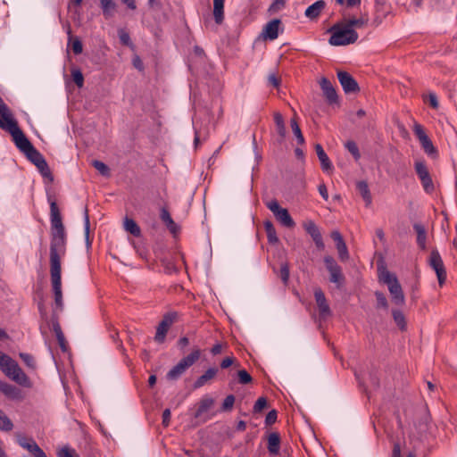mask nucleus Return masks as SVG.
I'll return each mask as SVG.
<instances>
[{
    "mask_svg": "<svg viewBox=\"0 0 457 457\" xmlns=\"http://www.w3.org/2000/svg\"><path fill=\"white\" fill-rule=\"evenodd\" d=\"M50 274L54 303L56 308L62 310V293L61 278V257L66 253V232L62 224V216L58 205L54 200H50Z\"/></svg>",
    "mask_w": 457,
    "mask_h": 457,
    "instance_id": "f257e3e1",
    "label": "nucleus"
},
{
    "mask_svg": "<svg viewBox=\"0 0 457 457\" xmlns=\"http://www.w3.org/2000/svg\"><path fill=\"white\" fill-rule=\"evenodd\" d=\"M0 369L12 380L23 387H31L32 383L18 363L8 355L0 352Z\"/></svg>",
    "mask_w": 457,
    "mask_h": 457,
    "instance_id": "f03ea898",
    "label": "nucleus"
},
{
    "mask_svg": "<svg viewBox=\"0 0 457 457\" xmlns=\"http://www.w3.org/2000/svg\"><path fill=\"white\" fill-rule=\"evenodd\" d=\"M17 148L22 152L33 164H35L43 177L50 178L52 179L51 171L46 159L34 147L28 138L19 144Z\"/></svg>",
    "mask_w": 457,
    "mask_h": 457,
    "instance_id": "7ed1b4c3",
    "label": "nucleus"
},
{
    "mask_svg": "<svg viewBox=\"0 0 457 457\" xmlns=\"http://www.w3.org/2000/svg\"><path fill=\"white\" fill-rule=\"evenodd\" d=\"M331 36L328 42L331 46H346L357 41L359 36L354 29H350L344 21L337 22L328 30Z\"/></svg>",
    "mask_w": 457,
    "mask_h": 457,
    "instance_id": "20e7f679",
    "label": "nucleus"
},
{
    "mask_svg": "<svg viewBox=\"0 0 457 457\" xmlns=\"http://www.w3.org/2000/svg\"><path fill=\"white\" fill-rule=\"evenodd\" d=\"M0 128L9 132L12 137V140L17 146L27 138L25 134L20 129L18 122L13 118L10 109L5 105V110L0 112Z\"/></svg>",
    "mask_w": 457,
    "mask_h": 457,
    "instance_id": "39448f33",
    "label": "nucleus"
},
{
    "mask_svg": "<svg viewBox=\"0 0 457 457\" xmlns=\"http://www.w3.org/2000/svg\"><path fill=\"white\" fill-rule=\"evenodd\" d=\"M379 278L383 283L387 285L392 296V302L398 306L403 305L405 303V297L396 276L388 270H385L381 273Z\"/></svg>",
    "mask_w": 457,
    "mask_h": 457,
    "instance_id": "423d86ee",
    "label": "nucleus"
},
{
    "mask_svg": "<svg viewBox=\"0 0 457 457\" xmlns=\"http://www.w3.org/2000/svg\"><path fill=\"white\" fill-rule=\"evenodd\" d=\"M324 263L329 273V281L336 284L337 288H342L345 282L342 268L337 264L336 260L329 255L324 257Z\"/></svg>",
    "mask_w": 457,
    "mask_h": 457,
    "instance_id": "0eeeda50",
    "label": "nucleus"
},
{
    "mask_svg": "<svg viewBox=\"0 0 457 457\" xmlns=\"http://www.w3.org/2000/svg\"><path fill=\"white\" fill-rule=\"evenodd\" d=\"M414 170L420 180L424 191L428 194L433 193L435 190V185L426 162L424 160H417L414 162Z\"/></svg>",
    "mask_w": 457,
    "mask_h": 457,
    "instance_id": "6e6552de",
    "label": "nucleus"
},
{
    "mask_svg": "<svg viewBox=\"0 0 457 457\" xmlns=\"http://www.w3.org/2000/svg\"><path fill=\"white\" fill-rule=\"evenodd\" d=\"M179 320V313L178 312L171 311L166 312L156 328L155 340L158 342L163 341L170 328Z\"/></svg>",
    "mask_w": 457,
    "mask_h": 457,
    "instance_id": "1a4fd4ad",
    "label": "nucleus"
},
{
    "mask_svg": "<svg viewBox=\"0 0 457 457\" xmlns=\"http://www.w3.org/2000/svg\"><path fill=\"white\" fill-rule=\"evenodd\" d=\"M267 208L273 212L276 219L287 228H294L295 222L286 208L280 207L278 201L273 199L266 204Z\"/></svg>",
    "mask_w": 457,
    "mask_h": 457,
    "instance_id": "9d476101",
    "label": "nucleus"
},
{
    "mask_svg": "<svg viewBox=\"0 0 457 457\" xmlns=\"http://www.w3.org/2000/svg\"><path fill=\"white\" fill-rule=\"evenodd\" d=\"M428 265L435 270L438 284L442 287L446 280V270L439 252L433 249L428 258Z\"/></svg>",
    "mask_w": 457,
    "mask_h": 457,
    "instance_id": "9b49d317",
    "label": "nucleus"
},
{
    "mask_svg": "<svg viewBox=\"0 0 457 457\" xmlns=\"http://www.w3.org/2000/svg\"><path fill=\"white\" fill-rule=\"evenodd\" d=\"M197 357L198 353L195 352L180 360L179 362L167 373V378L170 380L178 379L187 370V369L193 365Z\"/></svg>",
    "mask_w": 457,
    "mask_h": 457,
    "instance_id": "f8f14e48",
    "label": "nucleus"
},
{
    "mask_svg": "<svg viewBox=\"0 0 457 457\" xmlns=\"http://www.w3.org/2000/svg\"><path fill=\"white\" fill-rule=\"evenodd\" d=\"M16 442L21 447L27 450L32 455L31 457H46L45 452L38 446L33 438L27 437L21 434H17Z\"/></svg>",
    "mask_w": 457,
    "mask_h": 457,
    "instance_id": "ddd939ff",
    "label": "nucleus"
},
{
    "mask_svg": "<svg viewBox=\"0 0 457 457\" xmlns=\"http://www.w3.org/2000/svg\"><path fill=\"white\" fill-rule=\"evenodd\" d=\"M337 79L346 95L357 94L360 92L358 82L349 72L338 71Z\"/></svg>",
    "mask_w": 457,
    "mask_h": 457,
    "instance_id": "4468645a",
    "label": "nucleus"
},
{
    "mask_svg": "<svg viewBox=\"0 0 457 457\" xmlns=\"http://www.w3.org/2000/svg\"><path fill=\"white\" fill-rule=\"evenodd\" d=\"M323 96L329 105H339L338 95L330 80L323 77L320 81Z\"/></svg>",
    "mask_w": 457,
    "mask_h": 457,
    "instance_id": "2eb2a0df",
    "label": "nucleus"
},
{
    "mask_svg": "<svg viewBox=\"0 0 457 457\" xmlns=\"http://www.w3.org/2000/svg\"><path fill=\"white\" fill-rule=\"evenodd\" d=\"M315 301L319 309V315L320 319H326L331 315L329 305L323 291L319 288L314 291Z\"/></svg>",
    "mask_w": 457,
    "mask_h": 457,
    "instance_id": "dca6fc26",
    "label": "nucleus"
},
{
    "mask_svg": "<svg viewBox=\"0 0 457 457\" xmlns=\"http://www.w3.org/2000/svg\"><path fill=\"white\" fill-rule=\"evenodd\" d=\"M303 228L307 234L311 236L312 238L316 247L318 249L324 248V243L322 239L321 233L318 228V226L312 220H308L303 224Z\"/></svg>",
    "mask_w": 457,
    "mask_h": 457,
    "instance_id": "f3484780",
    "label": "nucleus"
},
{
    "mask_svg": "<svg viewBox=\"0 0 457 457\" xmlns=\"http://www.w3.org/2000/svg\"><path fill=\"white\" fill-rule=\"evenodd\" d=\"M331 238L335 241L338 252L339 259L345 262L349 259V253L346 244L339 231L335 230L331 233Z\"/></svg>",
    "mask_w": 457,
    "mask_h": 457,
    "instance_id": "a211bd4d",
    "label": "nucleus"
},
{
    "mask_svg": "<svg viewBox=\"0 0 457 457\" xmlns=\"http://www.w3.org/2000/svg\"><path fill=\"white\" fill-rule=\"evenodd\" d=\"M281 23L279 19H273L263 28L262 35L265 38L274 40L278 37V28Z\"/></svg>",
    "mask_w": 457,
    "mask_h": 457,
    "instance_id": "6ab92c4d",
    "label": "nucleus"
},
{
    "mask_svg": "<svg viewBox=\"0 0 457 457\" xmlns=\"http://www.w3.org/2000/svg\"><path fill=\"white\" fill-rule=\"evenodd\" d=\"M325 7L326 2L324 0H318L307 7L304 15L311 21L317 20Z\"/></svg>",
    "mask_w": 457,
    "mask_h": 457,
    "instance_id": "aec40b11",
    "label": "nucleus"
},
{
    "mask_svg": "<svg viewBox=\"0 0 457 457\" xmlns=\"http://www.w3.org/2000/svg\"><path fill=\"white\" fill-rule=\"evenodd\" d=\"M160 218L162 221L165 224L169 231L176 237L179 232V226L175 223V221L172 220L169 211L166 208H162L161 210Z\"/></svg>",
    "mask_w": 457,
    "mask_h": 457,
    "instance_id": "412c9836",
    "label": "nucleus"
},
{
    "mask_svg": "<svg viewBox=\"0 0 457 457\" xmlns=\"http://www.w3.org/2000/svg\"><path fill=\"white\" fill-rule=\"evenodd\" d=\"M268 452L270 455L278 456L280 450V436L277 432L270 433L268 436Z\"/></svg>",
    "mask_w": 457,
    "mask_h": 457,
    "instance_id": "4be33fe9",
    "label": "nucleus"
},
{
    "mask_svg": "<svg viewBox=\"0 0 457 457\" xmlns=\"http://www.w3.org/2000/svg\"><path fill=\"white\" fill-rule=\"evenodd\" d=\"M315 152L320 162L322 170L326 172L331 170L333 168L332 162L320 144L315 145Z\"/></svg>",
    "mask_w": 457,
    "mask_h": 457,
    "instance_id": "5701e85b",
    "label": "nucleus"
},
{
    "mask_svg": "<svg viewBox=\"0 0 457 457\" xmlns=\"http://www.w3.org/2000/svg\"><path fill=\"white\" fill-rule=\"evenodd\" d=\"M224 3L225 0H213L212 15L217 25H221L225 20Z\"/></svg>",
    "mask_w": 457,
    "mask_h": 457,
    "instance_id": "b1692460",
    "label": "nucleus"
},
{
    "mask_svg": "<svg viewBox=\"0 0 457 457\" xmlns=\"http://www.w3.org/2000/svg\"><path fill=\"white\" fill-rule=\"evenodd\" d=\"M100 5L105 19H111L114 16L117 4L113 0H100Z\"/></svg>",
    "mask_w": 457,
    "mask_h": 457,
    "instance_id": "393cba45",
    "label": "nucleus"
},
{
    "mask_svg": "<svg viewBox=\"0 0 457 457\" xmlns=\"http://www.w3.org/2000/svg\"><path fill=\"white\" fill-rule=\"evenodd\" d=\"M421 148L425 152V154L431 157L432 159H436L438 157V150L433 145L432 140L428 137V136L420 141Z\"/></svg>",
    "mask_w": 457,
    "mask_h": 457,
    "instance_id": "a878e982",
    "label": "nucleus"
},
{
    "mask_svg": "<svg viewBox=\"0 0 457 457\" xmlns=\"http://www.w3.org/2000/svg\"><path fill=\"white\" fill-rule=\"evenodd\" d=\"M0 390L11 399L19 400L21 398V390L12 385L2 383L0 384Z\"/></svg>",
    "mask_w": 457,
    "mask_h": 457,
    "instance_id": "bb28decb",
    "label": "nucleus"
},
{
    "mask_svg": "<svg viewBox=\"0 0 457 457\" xmlns=\"http://www.w3.org/2000/svg\"><path fill=\"white\" fill-rule=\"evenodd\" d=\"M413 228L417 233V244L421 250L426 249L427 244V231L424 226L420 223H415Z\"/></svg>",
    "mask_w": 457,
    "mask_h": 457,
    "instance_id": "cd10ccee",
    "label": "nucleus"
},
{
    "mask_svg": "<svg viewBox=\"0 0 457 457\" xmlns=\"http://www.w3.org/2000/svg\"><path fill=\"white\" fill-rule=\"evenodd\" d=\"M274 122L276 126V130L278 135L279 136L278 143H282L286 137V126L284 122L283 116L279 112H276L274 114Z\"/></svg>",
    "mask_w": 457,
    "mask_h": 457,
    "instance_id": "c85d7f7f",
    "label": "nucleus"
},
{
    "mask_svg": "<svg viewBox=\"0 0 457 457\" xmlns=\"http://www.w3.org/2000/svg\"><path fill=\"white\" fill-rule=\"evenodd\" d=\"M356 189L361 195L362 199L365 201L366 205H370L371 204L372 198L368 183L364 180L358 181L356 184Z\"/></svg>",
    "mask_w": 457,
    "mask_h": 457,
    "instance_id": "c756f323",
    "label": "nucleus"
},
{
    "mask_svg": "<svg viewBox=\"0 0 457 457\" xmlns=\"http://www.w3.org/2000/svg\"><path fill=\"white\" fill-rule=\"evenodd\" d=\"M264 229L267 235L268 242L271 245L278 243V237H277L276 228L273 223L267 220L263 222Z\"/></svg>",
    "mask_w": 457,
    "mask_h": 457,
    "instance_id": "7c9ffc66",
    "label": "nucleus"
},
{
    "mask_svg": "<svg viewBox=\"0 0 457 457\" xmlns=\"http://www.w3.org/2000/svg\"><path fill=\"white\" fill-rule=\"evenodd\" d=\"M125 229L135 237L140 236V228L132 219L126 218L124 220Z\"/></svg>",
    "mask_w": 457,
    "mask_h": 457,
    "instance_id": "2f4dec72",
    "label": "nucleus"
},
{
    "mask_svg": "<svg viewBox=\"0 0 457 457\" xmlns=\"http://www.w3.org/2000/svg\"><path fill=\"white\" fill-rule=\"evenodd\" d=\"M392 316L397 327L401 330H404L406 328V320L403 312L400 310H392Z\"/></svg>",
    "mask_w": 457,
    "mask_h": 457,
    "instance_id": "473e14b6",
    "label": "nucleus"
},
{
    "mask_svg": "<svg viewBox=\"0 0 457 457\" xmlns=\"http://www.w3.org/2000/svg\"><path fill=\"white\" fill-rule=\"evenodd\" d=\"M290 123H291L292 131H293L294 135L296 137L297 143L299 145H303L304 144V137H303V133L301 131V129L299 127V124H298L296 119L295 118H292L291 120H290Z\"/></svg>",
    "mask_w": 457,
    "mask_h": 457,
    "instance_id": "72a5a7b5",
    "label": "nucleus"
},
{
    "mask_svg": "<svg viewBox=\"0 0 457 457\" xmlns=\"http://www.w3.org/2000/svg\"><path fill=\"white\" fill-rule=\"evenodd\" d=\"M12 428H13V424H12V420L0 409V430L8 432V431H11Z\"/></svg>",
    "mask_w": 457,
    "mask_h": 457,
    "instance_id": "f704fd0d",
    "label": "nucleus"
},
{
    "mask_svg": "<svg viewBox=\"0 0 457 457\" xmlns=\"http://www.w3.org/2000/svg\"><path fill=\"white\" fill-rule=\"evenodd\" d=\"M278 275H279L280 279L283 282V284L285 286H287L288 281H289V276H290L289 265L287 262L281 263L280 269L278 270Z\"/></svg>",
    "mask_w": 457,
    "mask_h": 457,
    "instance_id": "c9c22d12",
    "label": "nucleus"
},
{
    "mask_svg": "<svg viewBox=\"0 0 457 457\" xmlns=\"http://www.w3.org/2000/svg\"><path fill=\"white\" fill-rule=\"evenodd\" d=\"M368 20L363 18H352L347 21H344V23L350 29H353V28H362L367 24Z\"/></svg>",
    "mask_w": 457,
    "mask_h": 457,
    "instance_id": "e433bc0d",
    "label": "nucleus"
},
{
    "mask_svg": "<svg viewBox=\"0 0 457 457\" xmlns=\"http://www.w3.org/2000/svg\"><path fill=\"white\" fill-rule=\"evenodd\" d=\"M345 147L353 156L355 161H358L361 158V154H360L358 145L354 141H353V140L347 141L345 144Z\"/></svg>",
    "mask_w": 457,
    "mask_h": 457,
    "instance_id": "4c0bfd02",
    "label": "nucleus"
},
{
    "mask_svg": "<svg viewBox=\"0 0 457 457\" xmlns=\"http://www.w3.org/2000/svg\"><path fill=\"white\" fill-rule=\"evenodd\" d=\"M93 167L99 171V173L103 176L109 177L110 176V169L109 167L101 161L94 160L92 161Z\"/></svg>",
    "mask_w": 457,
    "mask_h": 457,
    "instance_id": "58836bf2",
    "label": "nucleus"
},
{
    "mask_svg": "<svg viewBox=\"0 0 457 457\" xmlns=\"http://www.w3.org/2000/svg\"><path fill=\"white\" fill-rule=\"evenodd\" d=\"M375 296L377 299V308L387 309L388 303H387V299H386V295H384V293H382L380 291H376Z\"/></svg>",
    "mask_w": 457,
    "mask_h": 457,
    "instance_id": "ea45409f",
    "label": "nucleus"
},
{
    "mask_svg": "<svg viewBox=\"0 0 457 457\" xmlns=\"http://www.w3.org/2000/svg\"><path fill=\"white\" fill-rule=\"evenodd\" d=\"M71 76L78 87H82L84 85V77L82 72L79 69H73L71 71Z\"/></svg>",
    "mask_w": 457,
    "mask_h": 457,
    "instance_id": "a19ab883",
    "label": "nucleus"
},
{
    "mask_svg": "<svg viewBox=\"0 0 457 457\" xmlns=\"http://www.w3.org/2000/svg\"><path fill=\"white\" fill-rule=\"evenodd\" d=\"M52 327L53 331L56 336L57 343H66L60 324L57 321H53Z\"/></svg>",
    "mask_w": 457,
    "mask_h": 457,
    "instance_id": "79ce46f5",
    "label": "nucleus"
},
{
    "mask_svg": "<svg viewBox=\"0 0 457 457\" xmlns=\"http://www.w3.org/2000/svg\"><path fill=\"white\" fill-rule=\"evenodd\" d=\"M89 226H90V223H89L88 210H87V208H86L85 212H84V230H85V237H86L87 245H90V244H91L89 241Z\"/></svg>",
    "mask_w": 457,
    "mask_h": 457,
    "instance_id": "37998d69",
    "label": "nucleus"
},
{
    "mask_svg": "<svg viewBox=\"0 0 457 457\" xmlns=\"http://www.w3.org/2000/svg\"><path fill=\"white\" fill-rule=\"evenodd\" d=\"M218 371L219 370L216 367L208 369L204 374H202V385L213 378L217 375Z\"/></svg>",
    "mask_w": 457,
    "mask_h": 457,
    "instance_id": "c03bdc74",
    "label": "nucleus"
},
{
    "mask_svg": "<svg viewBox=\"0 0 457 457\" xmlns=\"http://www.w3.org/2000/svg\"><path fill=\"white\" fill-rule=\"evenodd\" d=\"M237 376H238V381L242 385H246V384L250 383L253 379L251 375L245 370H239L237 373Z\"/></svg>",
    "mask_w": 457,
    "mask_h": 457,
    "instance_id": "a18cd8bd",
    "label": "nucleus"
},
{
    "mask_svg": "<svg viewBox=\"0 0 457 457\" xmlns=\"http://www.w3.org/2000/svg\"><path fill=\"white\" fill-rule=\"evenodd\" d=\"M413 132H414L415 136L417 137V138L419 139V141H421L423 138L428 137V135L426 134V132L424 130L423 126L419 123H415V125L413 127Z\"/></svg>",
    "mask_w": 457,
    "mask_h": 457,
    "instance_id": "49530a36",
    "label": "nucleus"
},
{
    "mask_svg": "<svg viewBox=\"0 0 457 457\" xmlns=\"http://www.w3.org/2000/svg\"><path fill=\"white\" fill-rule=\"evenodd\" d=\"M235 403V396L233 395H228L222 403L221 410L222 411H229L232 409Z\"/></svg>",
    "mask_w": 457,
    "mask_h": 457,
    "instance_id": "de8ad7c7",
    "label": "nucleus"
},
{
    "mask_svg": "<svg viewBox=\"0 0 457 457\" xmlns=\"http://www.w3.org/2000/svg\"><path fill=\"white\" fill-rule=\"evenodd\" d=\"M20 356L21 358L22 359V361L25 362V364L29 367V368H31V369H35L36 367V363H35V361H34V358L33 356H31L30 354L29 353H20Z\"/></svg>",
    "mask_w": 457,
    "mask_h": 457,
    "instance_id": "09e8293b",
    "label": "nucleus"
},
{
    "mask_svg": "<svg viewBox=\"0 0 457 457\" xmlns=\"http://www.w3.org/2000/svg\"><path fill=\"white\" fill-rule=\"evenodd\" d=\"M267 406V400L265 397H260L257 399L253 405V411L260 412Z\"/></svg>",
    "mask_w": 457,
    "mask_h": 457,
    "instance_id": "8fccbe9b",
    "label": "nucleus"
},
{
    "mask_svg": "<svg viewBox=\"0 0 457 457\" xmlns=\"http://www.w3.org/2000/svg\"><path fill=\"white\" fill-rule=\"evenodd\" d=\"M118 35H119L120 41L122 45H124V46L130 45V43H131L130 37L128 32H126L124 29H120L118 32Z\"/></svg>",
    "mask_w": 457,
    "mask_h": 457,
    "instance_id": "3c124183",
    "label": "nucleus"
},
{
    "mask_svg": "<svg viewBox=\"0 0 457 457\" xmlns=\"http://www.w3.org/2000/svg\"><path fill=\"white\" fill-rule=\"evenodd\" d=\"M71 48L75 54H79L82 53L83 46H82L81 41L78 37H76L72 40Z\"/></svg>",
    "mask_w": 457,
    "mask_h": 457,
    "instance_id": "603ef678",
    "label": "nucleus"
},
{
    "mask_svg": "<svg viewBox=\"0 0 457 457\" xmlns=\"http://www.w3.org/2000/svg\"><path fill=\"white\" fill-rule=\"evenodd\" d=\"M277 418H278V413L275 410H271L270 411H269L265 418L266 426H270L273 423H275L277 420Z\"/></svg>",
    "mask_w": 457,
    "mask_h": 457,
    "instance_id": "864d4df0",
    "label": "nucleus"
},
{
    "mask_svg": "<svg viewBox=\"0 0 457 457\" xmlns=\"http://www.w3.org/2000/svg\"><path fill=\"white\" fill-rule=\"evenodd\" d=\"M286 5L285 0H275L270 6L269 11L270 12H277L282 8H284Z\"/></svg>",
    "mask_w": 457,
    "mask_h": 457,
    "instance_id": "5fc2aeb1",
    "label": "nucleus"
},
{
    "mask_svg": "<svg viewBox=\"0 0 457 457\" xmlns=\"http://www.w3.org/2000/svg\"><path fill=\"white\" fill-rule=\"evenodd\" d=\"M236 358L233 356H227L220 362L221 369H227L236 362Z\"/></svg>",
    "mask_w": 457,
    "mask_h": 457,
    "instance_id": "6e6d98bb",
    "label": "nucleus"
},
{
    "mask_svg": "<svg viewBox=\"0 0 457 457\" xmlns=\"http://www.w3.org/2000/svg\"><path fill=\"white\" fill-rule=\"evenodd\" d=\"M213 403L214 401L211 397L204 396V398H202V412L210 409L212 406Z\"/></svg>",
    "mask_w": 457,
    "mask_h": 457,
    "instance_id": "4d7b16f0",
    "label": "nucleus"
},
{
    "mask_svg": "<svg viewBox=\"0 0 457 457\" xmlns=\"http://www.w3.org/2000/svg\"><path fill=\"white\" fill-rule=\"evenodd\" d=\"M408 175L407 173V170H406V167L405 165H400L398 168H397V173L395 175V179L397 180H400L402 179H404L406 178Z\"/></svg>",
    "mask_w": 457,
    "mask_h": 457,
    "instance_id": "13d9d810",
    "label": "nucleus"
},
{
    "mask_svg": "<svg viewBox=\"0 0 457 457\" xmlns=\"http://www.w3.org/2000/svg\"><path fill=\"white\" fill-rule=\"evenodd\" d=\"M268 81L276 88L280 86V79L278 78L275 74H270L268 77Z\"/></svg>",
    "mask_w": 457,
    "mask_h": 457,
    "instance_id": "bf43d9fd",
    "label": "nucleus"
},
{
    "mask_svg": "<svg viewBox=\"0 0 457 457\" xmlns=\"http://www.w3.org/2000/svg\"><path fill=\"white\" fill-rule=\"evenodd\" d=\"M318 190L321 197L327 201L328 199V193L326 185L324 183L320 184Z\"/></svg>",
    "mask_w": 457,
    "mask_h": 457,
    "instance_id": "052dcab7",
    "label": "nucleus"
},
{
    "mask_svg": "<svg viewBox=\"0 0 457 457\" xmlns=\"http://www.w3.org/2000/svg\"><path fill=\"white\" fill-rule=\"evenodd\" d=\"M72 453L73 452L68 447H63L58 452L57 455L58 457H74Z\"/></svg>",
    "mask_w": 457,
    "mask_h": 457,
    "instance_id": "680f3d73",
    "label": "nucleus"
},
{
    "mask_svg": "<svg viewBox=\"0 0 457 457\" xmlns=\"http://www.w3.org/2000/svg\"><path fill=\"white\" fill-rule=\"evenodd\" d=\"M170 409H165L162 412V424L167 427L170 424Z\"/></svg>",
    "mask_w": 457,
    "mask_h": 457,
    "instance_id": "e2e57ef3",
    "label": "nucleus"
},
{
    "mask_svg": "<svg viewBox=\"0 0 457 457\" xmlns=\"http://www.w3.org/2000/svg\"><path fill=\"white\" fill-rule=\"evenodd\" d=\"M428 98H429V104L431 105V107H433L434 109L438 108L439 103H438L436 96L435 94L431 93V94H429Z\"/></svg>",
    "mask_w": 457,
    "mask_h": 457,
    "instance_id": "0e129e2a",
    "label": "nucleus"
},
{
    "mask_svg": "<svg viewBox=\"0 0 457 457\" xmlns=\"http://www.w3.org/2000/svg\"><path fill=\"white\" fill-rule=\"evenodd\" d=\"M392 457H401V447L399 444L394 445Z\"/></svg>",
    "mask_w": 457,
    "mask_h": 457,
    "instance_id": "69168bd1",
    "label": "nucleus"
},
{
    "mask_svg": "<svg viewBox=\"0 0 457 457\" xmlns=\"http://www.w3.org/2000/svg\"><path fill=\"white\" fill-rule=\"evenodd\" d=\"M124 4L128 6L130 10H135L137 8V4L135 0H120Z\"/></svg>",
    "mask_w": 457,
    "mask_h": 457,
    "instance_id": "338daca9",
    "label": "nucleus"
},
{
    "mask_svg": "<svg viewBox=\"0 0 457 457\" xmlns=\"http://www.w3.org/2000/svg\"><path fill=\"white\" fill-rule=\"evenodd\" d=\"M246 428V423L244 420H239L237 424V430L244 431Z\"/></svg>",
    "mask_w": 457,
    "mask_h": 457,
    "instance_id": "774afa93",
    "label": "nucleus"
}]
</instances>
